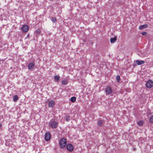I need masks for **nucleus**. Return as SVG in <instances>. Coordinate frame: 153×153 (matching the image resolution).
I'll return each instance as SVG.
<instances>
[{"label": "nucleus", "instance_id": "f257e3e1", "mask_svg": "<svg viewBox=\"0 0 153 153\" xmlns=\"http://www.w3.org/2000/svg\"><path fill=\"white\" fill-rule=\"evenodd\" d=\"M66 143L67 140L65 138H62L59 141V146L61 148L64 147L66 145Z\"/></svg>", "mask_w": 153, "mask_h": 153}, {"label": "nucleus", "instance_id": "f03ea898", "mask_svg": "<svg viewBox=\"0 0 153 153\" xmlns=\"http://www.w3.org/2000/svg\"><path fill=\"white\" fill-rule=\"evenodd\" d=\"M112 92V90L110 87H107L105 89V95H111Z\"/></svg>", "mask_w": 153, "mask_h": 153}, {"label": "nucleus", "instance_id": "7ed1b4c3", "mask_svg": "<svg viewBox=\"0 0 153 153\" xmlns=\"http://www.w3.org/2000/svg\"><path fill=\"white\" fill-rule=\"evenodd\" d=\"M58 126V123L55 121H51V127L53 129L56 128Z\"/></svg>", "mask_w": 153, "mask_h": 153}, {"label": "nucleus", "instance_id": "20e7f679", "mask_svg": "<svg viewBox=\"0 0 153 153\" xmlns=\"http://www.w3.org/2000/svg\"><path fill=\"white\" fill-rule=\"evenodd\" d=\"M146 87L148 88H151L153 86V81L152 80H149L146 83Z\"/></svg>", "mask_w": 153, "mask_h": 153}, {"label": "nucleus", "instance_id": "39448f33", "mask_svg": "<svg viewBox=\"0 0 153 153\" xmlns=\"http://www.w3.org/2000/svg\"><path fill=\"white\" fill-rule=\"evenodd\" d=\"M67 149L69 152H72L74 149V147L70 143L68 144L66 146Z\"/></svg>", "mask_w": 153, "mask_h": 153}, {"label": "nucleus", "instance_id": "423d86ee", "mask_svg": "<svg viewBox=\"0 0 153 153\" xmlns=\"http://www.w3.org/2000/svg\"><path fill=\"white\" fill-rule=\"evenodd\" d=\"M35 63L34 62H32L29 63L28 68L29 70H31L33 69L35 66Z\"/></svg>", "mask_w": 153, "mask_h": 153}, {"label": "nucleus", "instance_id": "0eeeda50", "mask_svg": "<svg viewBox=\"0 0 153 153\" xmlns=\"http://www.w3.org/2000/svg\"><path fill=\"white\" fill-rule=\"evenodd\" d=\"M21 30L23 32H26L28 30V27L27 25H24L22 27Z\"/></svg>", "mask_w": 153, "mask_h": 153}, {"label": "nucleus", "instance_id": "6e6552de", "mask_svg": "<svg viewBox=\"0 0 153 153\" xmlns=\"http://www.w3.org/2000/svg\"><path fill=\"white\" fill-rule=\"evenodd\" d=\"M51 137V134L49 132L46 133L45 134V140L46 141H49Z\"/></svg>", "mask_w": 153, "mask_h": 153}, {"label": "nucleus", "instance_id": "1a4fd4ad", "mask_svg": "<svg viewBox=\"0 0 153 153\" xmlns=\"http://www.w3.org/2000/svg\"><path fill=\"white\" fill-rule=\"evenodd\" d=\"M104 122V120H99L97 122L98 125L99 126H101Z\"/></svg>", "mask_w": 153, "mask_h": 153}, {"label": "nucleus", "instance_id": "9d476101", "mask_svg": "<svg viewBox=\"0 0 153 153\" xmlns=\"http://www.w3.org/2000/svg\"><path fill=\"white\" fill-rule=\"evenodd\" d=\"M148 26H149L148 25L145 24L140 26L139 27V29L140 30L143 29L148 27Z\"/></svg>", "mask_w": 153, "mask_h": 153}, {"label": "nucleus", "instance_id": "9b49d317", "mask_svg": "<svg viewBox=\"0 0 153 153\" xmlns=\"http://www.w3.org/2000/svg\"><path fill=\"white\" fill-rule=\"evenodd\" d=\"M136 62L137 64L138 65H140L145 63L144 61L143 60L139 61L138 60H136Z\"/></svg>", "mask_w": 153, "mask_h": 153}, {"label": "nucleus", "instance_id": "f8f14e48", "mask_svg": "<svg viewBox=\"0 0 153 153\" xmlns=\"http://www.w3.org/2000/svg\"><path fill=\"white\" fill-rule=\"evenodd\" d=\"M54 104V102L53 101L51 100L48 103V106L49 107H53Z\"/></svg>", "mask_w": 153, "mask_h": 153}, {"label": "nucleus", "instance_id": "ddd939ff", "mask_svg": "<svg viewBox=\"0 0 153 153\" xmlns=\"http://www.w3.org/2000/svg\"><path fill=\"white\" fill-rule=\"evenodd\" d=\"M60 77L58 75H56L54 76V80L56 82H58Z\"/></svg>", "mask_w": 153, "mask_h": 153}, {"label": "nucleus", "instance_id": "4468645a", "mask_svg": "<svg viewBox=\"0 0 153 153\" xmlns=\"http://www.w3.org/2000/svg\"><path fill=\"white\" fill-rule=\"evenodd\" d=\"M117 39V37L116 36H115L114 38H111L110 39V42L111 43H114L116 41Z\"/></svg>", "mask_w": 153, "mask_h": 153}, {"label": "nucleus", "instance_id": "2eb2a0df", "mask_svg": "<svg viewBox=\"0 0 153 153\" xmlns=\"http://www.w3.org/2000/svg\"><path fill=\"white\" fill-rule=\"evenodd\" d=\"M19 99V97L17 95H15L13 97V101L15 102H16Z\"/></svg>", "mask_w": 153, "mask_h": 153}, {"label": "nucleus", "instance_id": "dca6fc26", "mask_svg": "<svg viewBox=\"0 0 153 153\" xmlns=\"http://www.w3.org/2000/svg\"><path fill=\"white\" fill-rule=\"evenodd\" d=\"M68 82L66 80H63L62 81V84L63 85H66L68 84Z\"/></svg>", "mask_w": 153, "mask_h": 153}, {"label": "nucleus", "instance_id": "f3484780", "mask_svg": "<svg viewBox=\"0 0 153 153\" xmlns=\"http://www.w3.org/2000/svg\"><path fill=\"white\" fill-rule=\"evenodd\" d=\"M138 125L140 126H142L143 125V120H140L137 123Z\"/></svg>", "mask_w": 153, "mask_h": 153}, {"label": "nucleus", "instance_id": "a211bd4d", "mask_svg": "<svg viewBox=\"0 0 153 153\" xmlns=\"http://www.w3.org/2000/svg\"><path fill=\"white\" fill-rule=\"evenodd\" d=\"M76 98L75 97H71V101L72 102H74L76 101Z\"/></svg>", "mask_w": 153, "mask_h": 153}, {"label": "nucleus", "instance_id": "6ab92c4d", "mask_svg": "<svg viewBox=\"0 0 153 153\" xmlns=\"http://www.w3.org/2000/svg\"><path fill=\"white\" fill-rule=\"evenodd\" d=\"M65 119L67 121H69L70 120V117L68 115H67Z\"/></svg>", "mask_w": 153, "mask_h": 153}, {"label": "nucleus", "instance_id": "aec40b11", "mask_svg": "<svg viewBox=\"0 0 153 153\" xmlns=\"http://www.w3.org/2000/svg\"><path fill=\"white\" fill-rule=\"evenodd\" d=\"M149 122L151 123H153V115H152L150 117Z\"/></svg>", "mask_w": 153, "mask_h": 153}, {"label": "nucleus", "instance_id": "412c9836", "mask_svg": "<svg viewBox=\"0 0 153 153\" xmlns=\"http://www.w3.org/2000/svg\"><path fill=\"white\" fill-rule=\"evenodd\" d=\"M51 21L53 23H55L57 21V19L54 17H53L51 19Z\"/></svg>", "mask_w": 153, "mask_h": 153}, {"label": "nucleus", "instance_id": "4be33fe9", "mask_svg": "<svg viewBox=\"0 0 153 153\" xmlns=\"http://www.w3.org/2000/svg\"><path fill=\"white\" fill-rule=\"evenodd\" d=\"M116 79L118 82H119L120 80V76L119 75H117L116 76Z\"/></svg>", "mask_w": 153, "mask_h": 153}, {"label": "nucleus", "instance_id": "5701e85b", "mask_svg": "<svg viewBox=\"0 0 153 153\" xmlns=\"http://www.w3.org/2000/svg\"><path fill=\"white\" fill-rule=\"evenodd\" d=\"M141 34L143 36L146 35L147 34V33L146 32H144L141 33Z\"/></svg>", "mask_w": 153, "mask_h": 153}, {"label": "nucleus", "instance_id": "b1692460", "mask_svg": "<svg viewBox=\"0 0 153 153\" xmlns=\"http://www.w3.org/2000/svg\"><path fill=\"white\" fill-rule=\"evenodd\" d=\"M2 124L1 123H0V127H1L2 126Z\"/></svg>", "mask_w": 153, "mask_h": 153}, {"label": "nucleus", "instance_id": "393cba45", "mask_svg": "<svg viewBox=\"0 0 153 153\" xmlns=\"http://www.w3.org/2000/svg\"><path fill=\"white\" fill-rule=\"evenodd\" d=\"M36 31L37 32V33H39V31Z\"/></svg>", "mask_w": 153, "mask_h": 153}]
</instances>
